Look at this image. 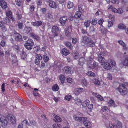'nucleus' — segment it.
Masks as SVG:
<instances>
[{
    "label": "nucleus",
    "instance_id": "55",
    "mask_svg": "<svg viewBox=\"0 0 128 128\" xmlns=\"http://www.w3.org/2000/svg\"><path fill=\"white\" fill-rule=\"evenodd\" d=\"M110 8L111 9L112 11V12H114V13H117V11H118L117 10L118 9H116L112 7V6H110Z\"/></svg>",
    "mask_w": 128,
    "mask_h": 128
},
{
    "label": "nucleus",
    "instance_id": "53",
    "mask_svg": "<svg viewBox=\"0 0 128 128\" xmlns=\"http://www.w3.org/2000/svg\"><path fill=\"white\" fill-rule=\"evenodd\" d=\"M15 2L17 5L20 6L22 4V2L20 0H16Z\"/></svg>",
    "mask_w": 128,
    "mask_h": 128
},
{
    "label": "nucleus",
    "instance_id": "28",
    "mask_svg": "<svg viewBox=\"0 0 128 128\" xmlns=\"http://www.w3.org/2000/svg\"><path fill=\"white\" fill-rule=\"evenodd\" d=\"M85 60L83 57L80 58L79 60L78 64L81 66H82L84 64Z\"/></svg>",
    "mask_w": 128,
    "mask_h": 128
},
{
    "label": "nucleus",
    "instance_id": "42",
    "mask_svg": "<svg viewBox=\"0 0 128 128\" xmlns=\"http://www.w3.org/2000/svg\"><path fill=\"white\" fill-rule=\"evenodd\" d=\"M123 65L128 66V56L122 62Z\"/></svg>",
    "mask_w": 128,
    "mask_h": 128
},
{
    "label": "nucleus",
    "instance_id": "24",
    "mask_svg": "<svg viewBox=\"0 0 128 128\" xmlns=\"http://www.w3.org/2000/svg\"><path fill=\"white\" fill-rule=\"evenodd\" d=\"M108 62L110 64L111 67L114 66L116 64V62L115 60L112 59H109L108 60Z\"/></svg>",
    "mask_w": 128,
    "mask_h": 128
},
{
    "label": "nucleus",
    "instance_id": "47",
    "mask_svg": "<svg viewBox=\"0 0 128 128\" xmlns=\"http://www.w3.org/2000/svg\"><path fill=\"white\" fill-rule=\"evenodd\" d=\"M42 57L44 61L46 62H48L49 60L48 57L46 55H43Z\"/></svg>",
    "mask_w": 128,
    "mask_h": 128
},
{
    "label": "nucleus",
    "instance_id": "45",
    "mask_svg": "<svg viewBox=\"0 0 128 128\" xmlns=\"http://www.w3.org/2000/svg\"><path fill=\"white\" fill-rule=\"evenodd\" d=\"M79 57V55L78 52L76 51L75 52L74 54V58L75 60H77Z\"/></svg>",
    "mask_w": 128,
    "mask_h": 128
},
{
    "label": "nucleus",
    "instance_id": "43",
    "mask_svg": "<svg viewBox=\"0 0 128 128\" xmlns=\"http://www.w3.org/2000/svg\"><path fill=\"white\" fill-rule=\"evenodd\" d=\"M59 89L58 86L56 84L54 85L52 88V90L53 91H58Z\"/></svg>",
    "mask_w": 128,
    "mask_h": 128
},
{
    "label": "nucleus",
    "instance_id": "39",
    "mask_svg": "<svg viewBox=\"0 0 128 128\" xmlns=\"http://www.w3.org/2000/svg\"><path fill=\"white\" fill-rule=\"evenodd\" d=\"M31 30V29L30 28L26 27L24 28V32L25 33L28 34H30Z\"/></svg>",
    "mask_w": 128,
    "mask_h": 128
},
{
    "label": "nucleus",
    "instance_id": "46",
    "mask_svg": "<svg viewBox=\"0 0 128 128\" xmlns=\"http://www.w3.org/2000/svg\"><path fill=\"white\" fill-rule=\"evenodd\" d=\"M91 22V23L92 25L94 26H96L97 23V20L94 18L92 19Z\"/></svg>",
    "mask_w": 128,
    "mask_h": 128
},
{
    "label": "nucleus",
    "instance_id": "63",
    "mask_svg": "<svg viewBox=\"0 0 128 128\" xmlns=\"http://www.w3.org/2000/svg\"><path fill=\"white\" fill-rule=\"evenodd\" d=\"M71 97V95H67L65 97V98L66 100L69 101L70 100Z\"/></svg>",
    "mask_w": 128,
    "mask_h": 128
},
{
    "label": "nucleus",
    "instance_id": "23",
    "mask_svg": "<svg viewBox=\"0 0 128 128\" xmlns=\"http://www.w3.org/2000/svg\"><path fill=\"white\" fill-rule=\"evenodd\" d=\"M70 28L69 27H66L65 29V35L67 36H69L70 34Z\"/></svg>",
    "mask_w": 128,
    "mask_h": 128
},
{
    "label": "nucleus",
    "instance_id": "51",
    "mask_svg": "<svg viewBox=\"0 0 128 128\" xmlns=\"http://www.w3.org/2000/svg\"><path fill=\"white\" fill-rule=\"evenodd\" d=\"M108 18L111 20V21H114L115 20V16L111 14H109Z\"/></svg>",
    "mask_w": 128,
    "mask_h": 128
},
{
    "label": "nucleus",
    "instance_id": "35",
    "mask_svg": "<svg viewBox=\"0 0 128 128\" xmlns=\"http://www.w3.org/2000/svg\"><path fill=\"white\" fill-rule=\"evenodd\" d=\"M86 75L88 76L91 77H94L95 76V74L90 71L86 73Z\"/></svg>",
    "mask_w": 128,
    "mask_h": 128
},
{
    "label": "nucleus",
    "instance_id": "12",
    "mask_svg": "<svg viewBox=\"0 0 128 128\" xmlns=\"http://www.w3.org/2000/svg\"><path fill=\"white\" fill-rule=\"evenodd\" d=\"M87 118H86V119L83 120L82 122L84 126L88 128H90L92 126L91 123L88 121L87 120Z\"/></svg>",
    "mask_w": 128,
    "mask_h": 128
},
{
    "label": "nucleus",
    "instance_id": "21",
    "mask_svg": "<svg viewBox=\"0 0 128 128\" xmlns=\"http://www.w3.org/2000/svg\"><path fill=\"white\" fill-rule=\"evenodd\" d=\"M46 16L48 20L52 21L53 20V16L51 13H47L46 15Z\"/></svg>",
    "mask_w": 128,
    "mask_h": 128
},
{
    "label": "nucleus",
    "instance_id": "4",
    "mask_svg": "<svg viewBox=\"0 0 128 128\" xmlns=\"http://www.w3.org/2000/svg\"><path fill=\"white\" fill-rule=\"evenodd\" d=\"M58 28L57 26H54L52 27V32L54 37H55L58 36Z\"/></svg>",
    "mask_w": 128,
    "mask_h": 128
},
{
    "label": "nucleus",
    "instance_id": "40",
    "mask_svg": "<svg viewBox=\"0 0 128 128\" xmlns=\"http://www.w3.org/2000/svg\"><path fill=\"white\" fill-rule=\"evenodd\" d=\"M54 120L56 122H61V118L58 116H56L54 118Z\"/></svg>",
    "mask_w": 128,
    "mask_h": 128
},
{
    "label": "nucleus",
    "instance_id": "6",
    "mask_svg": "<svg viewBox=\"0 0 128 128\" xmlns=\"http://www.w3.org/2000/svg\"><path fill=\"white\" fill-rule=\"evenodd\" d=\"M85 90V88H76L75 89L74 91V93L76 95H78L84 92Z\"/></svg>",
    "mask_w": 128,
    "mask_h": 128
},
{
    "label": "nucleus",
    "instance_id": "17",
    "mask_svg": "<svg viewBox=\"0 0 128 128\" xmlns=\"http://www.w3.org/2000/svg\"><path fill=\"white\" fill-rule=\"evenodd\" d=\"M0 5L2 8L4 9H5L7 7V3L4 0L0 1Z\"/></svg>",
    "mask_w": 128,
    "mask_h": 128
},
{
    "label": "nucleus",
    "instance_id": "41",
    "mask_svg": "<svg viewBox=\"0 0 128 128\" xmlns=\"http://www.w3.org/2000/svg\"><path fill=\"white\" fill-rule=\"evenodd\" d=\"M118 28L122 30H124L126 29V26L122 24H119L118 26Z\"/></svg>",
    "mask_w": 128,
    "mask_h": 128
},
{
    "label": "nucleus",
    "instance_id": "50",
    "mask_svg": "<svg viewBox=\"0 0 128 128\" xmlns=\"http://www.w3.org/2000/svg\"><path fill=\"white\" fill-rule=\"evenodd\" d=\"M33 50L34 52H36L40 50V48L39 46H36L34 48Z\"/></svg>",
    "mask_w": 128,
    "mask_h": 128
},
{
    "label": "nucleus",
    "instance_id": "26",
    "mask_svg": "<svg viewBox=\"0 0 128 128\" xmlns=\"http://www.w3.org/2000/svg\"><path fill=\"white\" fill-rule=\"evenodd\" d=\"M59 79L62 84H63L64 82L66 79V77L64 75L60 74L59 76Z\"/></svg>",
    "mask_w": 128,
    "mask_h": 128
},
{
    "label": "nucleus",
    "instance_id": "11",
    "mask_svg": "<svg viewBox=\"0 0 128 128\" xmlns=\"http://www.w3.org/2000/svg\"><path fill=\"white\" fill-rule=\"evenodd\" d=\"M103 67L105 69L109 70L112 68L110 64L108 62H105L102 64Z\"/></svg>",
    "mask_w": 128,
    "mask_h": 128
},
{
    "label": "nucleus",
    "instance_id": "14",
    "mask_svg": "<svg viewBox=\"0 0 128 128\" xmlns=\"http://www.w3.org/2000/svg\"><path fill=\"white\" fill-rule=\"evenodd\" d=\"M104 56L101 54H100L98 57V61L101 63H103L104 62L105 59L104 57Z\"/></svg>",
    "mask_w": 128,
    "mask_h": 128
},
{
    "label": "nucleus",
    "instance_id": "15",
    "mask_svg": "<svg viewBox=\"0 0 128 128\" xmlns=\"http://www.w3.org/2000/svg\"><path fill=\"white\" fill-rule=\"evenodd\" d=\"M91 39L88 37L84 36H82V41L85 44H87Z\"/></svg>",
    "mask_w": 128,
    "mask_h": 128
},
{
    "label": "nucleus",
    "instance_id": "36",
    "mask_svg": "<svg viewBox=\"0 0 128 128\" xmlns=\"http://www.w3.org/2000/svg\"><path fill=\"white\" fill-rule=\"evenodd\" d=\"M52 127L54 128H62V126L60 124H54L52 125ZM62 128H69L68 127L66 126L63 127Z\"/></svg>",
    "mask_w": 128,
    "mask_h": 128
},
{
    "label": "nucleus",
    "instance_id": "20",
    "mask_svg": "<svg viewBox=\"0 0 128 128\" xmlns=\"http://www.w3.org/2000/svg\"><path fill=\"white\" fill-rule=\"evenodd\" d=\"M71 68L68 66H65L64 69L63 71L66 73L71 74Z\"/></svg>",
    "mask_w": 128,
    "mask_h": 128
},
{
    "label": "nucleus",
    "instance_id": "59",
    "mask_svg": "<svg viewBox=\"0 0 128 128\" xmlns=\"http://www.w3.org/2000/svg\"><path fill=\"white\" fill-rule=\"evenodd\" d=\"M111 2L114 4H118L119 3V1L118 0H111Z\"/></svg>",
    "mask_w": 128,
    "mask_h": 128
},
{
    "label": "nucleus",
    "instance_id": "48",
    "mask_svg": "<svg viewBox=\"0 0 128 128\" xmlns=\"http://www.w3.org/2000/svg\"><path fill=\"white\" fill-rule=\"evenodd\" d=\"M109 106H112L114 105L115 102L112 99L110 100L108 102Z\"/></svg>",
    "mask_w": 128,
    "mask_h": 128
},
{
    "label": "nucleus",
    "instance_id": "13",
    "mask_svg": "<svg viewBox=\"0 0 128 128\" xmlns=\"http://www.w3.org/2000/svg\"><path fill=\"white\" fill-rule=\"evenodd\" d=\"M48 1L50 7L54 8H56L57 7L56 3L54 2L51 0H48Z\"/></svg>",
    "mask_w": 128,
    "mask_h": 128
},
{
    "label": "nucleus",
    "instance_id": "22",
    "mask_svg": "<svg viewBox=\"0 0 128 128\" xmlns=\"http://www.w3.org/2000/svg\"><path fill=\"white\" fill-rule=\"evenodd\" d=\"M42 24V22L40 21H38L32 22V25L36 27H39Z\"/></svg>",
    "mask_w": 128,
    "mask_h": 128
},
{
    "label": "nucleus",
    "instance_id": "49",
    "mask_svg": "<svg viewBox=\"0 0 128 128\" xmlns=\"http://www.w3.org/2000/svg\"><path fill=\"white\" fill-rule=\"evenodd\" d=\"M101 33L102 34H104L106 33L108 31L107 29L106 28L103 27L101 30Z\"/></svg>",
    "mask_w": 128,
    "mask_h": 128
},
{
    "label": "nucleus",
    "instance_id": "34",
    "mask_svg": "<svg viewBox=\"0 0 128 128\" xmlns=\"http://www.w3.org/2000/svg\"><path fill=\"white\" fill-rule=\"evenodd\" d=\"M90 102V101L89 100H86L82 102V105L83 106L85 107L87 106Z\"/></svg>",
    "mask_w": 128,
    "mask_h": 128
},
{
    "label": "nucleus",
    "instance_id": "44",
    "mask_svg": "<svg viewBox=\"0 0 128 128\" xmlns=\"http://www.w3.org/2000/svg\"><path fill=\"white\" fill-rule=\"evenodd\" d=\"M32 38H33L34 40H36L38 41H39L40 40V37L38 35H36L32 33Z\"/></svg>",
    "mask_w": 128,
    "mask_h": 128
},
{
    "label": "nucleus",
    "instance_id": "5",
    "mask_svg": "<svg viewBox=\"0 0 128 128\" xmlns=\"http://www.w3.org/2000/svg\"><path fill=\"white\" fill-rule=\"evenodd\" d=\"M74 120L76 122H82L83 120L86 119V118L78 117L76 115H74L73 116Z\"/></svg>",
    "mask_w": 128,
    "mask_h": 128
},
{
    "label": "nucleus",
    "instance_id": "18",
    "mask_svg": "<svg viewBox=\"0 0 128 128\" xmlns=\"http://www.w3.org/2000/svg\"><path fill=\"white\" fill-rule=\"evenodd\" d=\"M61 54L65 56H67L70 54L69 51L65 48H62L61 51Z\"/></svg>",
    "mask_w": 128,
    "mask_h": 128
},
{
    "label": "nucleus",
    "instance_id": "25",
    "mask_svg": "<svg viewBox=\"0 0 128 128\" xmlns=\"http://www.w3.org/2000/svg\"><path fill=\"white\" fill-rule=\"evenodd\" d=\"M0 122L1 124V125L2 126V127L4 128L6 127L7 125L8 122L7 120L6 119V118H5Z\"/></svg>",
    "mask_w": 128,
    "mask_h": 128
},
{
    "label": "nucleus",
    "instance_id": "33",
    "mask_svg": "<svg viewBox=\"0 0 128 128\" xmlns=\"http://www.w3.org/2000/svg\"><path fill=\"white\" fill-rule=\"evenodd\" d=\"M94 84L98 86H101L100 82L98 79L96 78L94 79L93 80Z\"/></svg>",
    "mask_w": 128,
    "mask_h": 128
},
{
    "label": "nucleus",
    "instance_id": "62",
    "mask_svg": "<svg viewBox=\"0 0 128 128\" xmlns=\"http://www.w3.org/2000/svg\"><path fill=\"white\" fill-rule=\"evenodd\" d=\"M72 42L74 44H75L77 42V39L75 38H72Z\"/></svg>",
    "mask_w": 128,
    "mask_h": 128
},
{
    "label": "nucleus",
    "instance_id": "60",
    "mask_svg": "<svg viewBox=\"0 0 128 128\" xmlns=\"http://www.w3.org/2000/svg\"><path fill=\"white\" fill-rule=\"evenodd\" d=\"M23 26V24L22 22H19L18 24V27L19 29H21Z\"/></svg>",
    "mask_w": 128,
    "mask_h": 128
},
{
    "label": "nucleus",
    "instance_id": "32",
    "mask_svg": "<svg viewBox=\"0 0 128 128\" xmlns=\"http://www.w3.org/2000/svg\"><path fill=\"white\" fill-rule=\"evenodd\" d=\"M91 22V20H86L84 23V26L87 28L90 26Z\"/></svg>",
    "mask_w": 128,
    "mask_h": 128
},
{
    "label": "nucleus",
    "instance_id": "16",
    "mask_svg": "<svg viewBox=\"0 0 128 128\" xmlns=\"http://www.w3.org/2000/svg\"><path fill=\"white\" fill-rule=\"evenodd\" d=\"M64 44L69 49L71 50H73V47L70 42L67 41L65 42Z\"/></svg>",
    "mask_w": 128,
    "mask_h": 128
},
{
    "label": "nucleus",
    "instance_id": "10",
    "mask_svg": "<svg viewBox=\"0 0 128 128\" xmlns=\"http://www.w3.org/2000/svg\"><path fill=\"white\" fill-rule=\"evenodd\" d=\"M8 119L9 121L12 124H14L16 123V120L15 117L12 114H10L8 116Z\"/></svg>",
    "mask_w": 128,
    "mask_h": 128
},
{
    "label": "nucleus",
    "instance_id": "61",
    "mask_svg": "<svg viewBox=\"0 0 128 128\" xmlns=\"http://www.w3.org/2000/svg\"><path fill=\"white\" fill-rule=\"evenodd\" d=\"M87 107L88 109H89L90 110H91L93 108V105L92 104H89Z\"/></svg>",
    "mask_w": 128,
    "mask_h": 128
},
{
    "label": "nucleus",
    "instance_id": "31",
    "mask_svg": "<svg viewBox=\"0 0 128 128\" xmlns=\"http://www.w3.org/2000/svg\"><path fill=\"white\" fill-rule=\"evenodd\" d=\"M87 44L88 47H93L95 46V43L91 39Z\"/></svg>",
    "mask_w": 128,
    "mask_h": 128
},
{
    "label": "nucleus",
    "instance_id": "29",
    "mask_svg": "<svg viewBox=\"0 0 128 128\" xmlns=\"http://www.w3.org/2000/svg\"><path fill=\"white\" fill-rule=\"evenodd\" d=\"M81 82L83 86L87 87L88 84L86 79L84 78L82 79L81 80Z\"/></svg>",
    "mask_w": 128,
    "mask_h": 128
},
{
    "label": "nucleus",
    "instance_id": "30",
    "mask_svg": "<svg viewBox=\"0 0 128 128\" xmlns=\"http://www.w3.org/2000/svg\"><path fill=\"white\" fill-rule=\"evenodd\" d=\"M27 55L26 52L22 50V54L21 56V59L23 60H25L26 58Z\"/></svg>",
    "mask_w": 128,
    "mask_h": 128
},
{
    "label": "nucleus",
    "instance_id": "52",
    "mask_svg": "<svg viewBox=\"0 0 128 128\" xmlns=\"http://www.w3.org/2000/svg\"><path fill=\"white\" fill-rule=\"evenodd\" d=\"M36 58L41 60L42 58V57L40 54H36Z\"/></svg>",
    "mask_w": 128,
    "mask_h": 128
},
{
    "label": "nucleus",
    "instance_id": "2",
    "mask_svg": "<svg viewBox=\"0 0 128 128\" xmlns=\"http://www.w3.org/2000/svg\"><path fill=\"white\" fill-rule=\"evenodd\" d=\"M109 126L110 128H122V123L118 121H116L114 124L110 122Z\"/></svg>",
    "mask_w": 128,
    "mask_h": 128
},
{
    "label": "nucleus",
    "instance_id": "38",
    "mask_svg": "<svg viewBox=\"0 0 128 128\" xmlns=\"http://www.w3.org/2000/svg\"><path fill=\"white\" fill-rule=\"evenodd\" d=\"M82 13L80 12H76L74 15V18L76 19H78L80 18L81 14Z\"/></svg>",
    "mask_w": 128,
    "mask_h": 128
},
{
    "label": "nucleus",
    "instance_id": "3",
    "mask_svg": "<svg viewBox=\"0 0 128 128\" xmlns=\"http://www.w3.org/2000/svg\"><path fill=\"white\" fill-rule=\"evenodd\" d=\"M32 40L31 39L28 40L26 43L24 44V46L28 50H30L32 48Z\"/></svg>",
    "mask_w": 128,
    "mask_h": 128
},
{
    "label": "nucleus",
    "instance_id": "56",
    "mask_svg": "<svg viewBox=\"0 0 128 128\" xmlns=\"http://www.w3.org/2000/svg\"><path fill=\"white\" fill-rule=\"evenodd\" d=\"M97 98L98 100H99L100 101L104 100V98L100 95L99 94L97 96Z\"/></svg>",
    "mask_w": 128,
    "mask_h": 128
},
{
    "label": "nucleus",
    "instance_id": "7",
    "mask_svg": "<svg viewBox=\"0 0 128 128\" xmlns=\"http://www.w3.org/2000/svg\"><path fill=\"white\" fill-rule=\"evenodd\" d=\"M67 19L68 17L67 16H62L60 18L59 21L62 25L64 26L65 24Z\"/></svg>",
    "mask_w": 128,
    "mask_h": 128
},
{
    "label": "nucleus",
    "instance_id": "57",
    "mask_svg": "<svg viewBox=\"0 0 128 128\" xmlns=\"http://www.w3.org/2000/svg\"><path fill=\"white\" fill-rule=\"evenodd\" d=\"M104 22V20L102 18H101L98 22V23L100 25L102 26Z\"/></svg>",
    "mask_w": 128,
    "mask_h": 128
},
{
    "label": "nucleus",
    "instance_id": "58",
    "mask_svg": "<svg viewBox=\"0 0 128 128\" xmlns=\"http://www.w3.org/2000/svg\"><path fill=\"white\" fill-rule=\"evenodd\" d=\"M114 21H108V27L112 26L113 25Z\"/></svg>",
    "mask_w": 128,
    "mask_h": 128
},
{
    "label": "nucleus",
    "instance_id": "1",
    "mask_svg": "<svg viewBox=\"0 0 128 128\" xmlns=\"http://www.w3.org/2000/svg\"><path fill=\"white\" fill-rule=\"evenodd\" d=\"M116 90L123 96L126 95L128 92V89L126 87V86L123 84H120L119 86L116 88Z\"/></svg>",
    "mask_w": 128,
    "mask_h": 128
},
{
    "label": "nucleus",
    "instance_id": "8",
    "mask_svg": "<svg viewBox=\"0 0 128 128\" xmlns=\"http://www.w3.org/2000/svg\"><path fill=\"white\" fill-rule=\"evenodd\" d=\"M23 86L25 87H28V86L27 83H26L25 84H23ZM28 90H27V91H26V92H28L27 93V94L29 98L28 99H31L32 96V94H30V92L32 93V91L31 90V89L32 88L30 87L29 86H28Z\"/></svg>",
    "mask_w": 128,
    "mask_h": 128
},
{
    "label": "nucleus",
    "instance_id": "9",
    "mask_svg": "<svg viewBox=\"0 0 128 128\" xmlns=\"http://www.w3.org/2000/svg\"><path fill=\"white\" fill-rule=\"evenodd\" d=\"M15 40L18 42H20L22 40V36L19 34L17 33L14 34Z\"/></svg>",
    "mask_w": 128,
    "mask_h": 128
},
{
    "label": "nucleus",
    "instance_id": "54",
    "mask_svg": "<svg viewBox=\"0 0 128 128\" xmlns=\"http://www.w3.org/2000/svg\"><path fill=\"white\" fill-rule=\"evenodd\" d=\"M93 60V59L90 56L89 57L87 60V62L89 64H90L92 63Z\"/></svg>",
    "mask_w": 128,
    "mask_h": 128
},
{
    "label": "nucleus",
    "instance_id": "37",
    "mask_svg": "<svg viewBox=\"0 0 128 128\" xmlns=\"http://www.w3.org/2000/svg\"><path fill=\"white\" fill-rule=\"evenodd\" d=\"M74 6V4L73 2L68 1V2L67 7L69 9L72 8Z\"/></svg>",
    "mask_w": 128,
    "mask_h": 128
},
{
    "label": "nucleus",
    "instance_id": "19",
    "mask_svg": "<svg viewBox=\"0 0 128 128\" xmlns=\"http://www.w3.org/2000/svg\"><path fill=\"white\" fill-rule=\"evenodd\" d=\"M6 15L7 16L10 18L12 21L14 20V18L12 12L10 11H8L7 12H6Z\"/></svg>",
    "mask_w": 128,
    "mask_h": 128
},
{
    "label": "nucleus",
    "instance_id": "27",
    "mask_svg": "<svg viewBox=\"0 0 128 128\" xmlns=\"http://www.w3.org/2000/svg\"><path fill=\"white\" fill-rule=\"evenodd\" d=\"M83 7V6L81 4L78 5V12L82 14L84 13V10Z\"/></svg>",
    "mask_w": 128,
    "mask_h": 128
},
{
    "label": "nucleus",
    "instance_id": "64",
    "mask_svg": "<svg viewBox=\"0 0 128 128\" xmlns=\"http://www.w3.org/2000/svg\"><path fill=\"white\" fill-rule=\"evenodd\" d=\"M40 60L36 58L34 61L35 64L37 65L39 64L40 63Z\"/></svg>",
    "mask_w": 128,
    "mask_h": 128
}]
</instances>
